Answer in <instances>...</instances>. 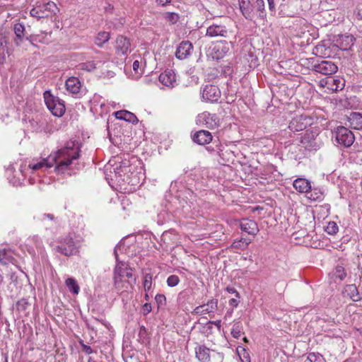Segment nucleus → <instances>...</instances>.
Masks as SVG:
<instances>
[{
  "label": "nucleus",
  "mask_w": 362,
  "mask_h": 362,
  "mask_svg": "<svg viewBox=\"0 0 362 362\" xmlns=\"http://www.w3.org/2000/svg\"><path fill=\"white\" fill-rule=\"evenodd\" d=\"M298 22L300 23V24H301L303 23V21L302 20H299Z\"/></svg>",
  "instance_id": "obj_63"
},
{
  "label": "nucleus",
  "mask_w": 362,
  "mask_h": 362,
  "mask_svg": "<svg viewBox=\"0 0 362 362\" xmlns=\"http://www.w3.org/2000/svg\"><path fill=\"white\" fill-rule=\"evenodd\" d=\"M228 30L221 25L214 24L209 26L206 30V35L209 37H227Z\"/></svg>",
  "instance_id": "obj_21"
},
{
  "label": "nucleus",
  "mask_w": 362,
  "mask_h": 362,
  "mask_svg": "<svg viewBox=\"0 0 362 362\" xmlns=\"http://www.w3.org/2000/svg\"><path fill=\"white\" fill-rule=\"evenodd\" d=\"M52 167L53 166L52 162H50L49 155L47 158H42L38 162H35L33 160L28 164V168L34 171L42 168H50Z\"/></svg>",
  "instance_id": "obj_25"
},
{
  "label": "nucleus",
  "mask_w": 362,
  "mask_h": 362,
  "mask_svg": "<svg viewBox=\"0 0 362 362\" xmlns=\"http://www.w3.org/2000/svg\"><path fill=\"white\" fill-rule=\"evenodd\" d=\"M133 277L132 269L123 262L117 264L113 279H130Z\"/></svg>",
  "instance_id": "obj_15"
},
{
  "label": "nucleus",
  "mask_w": 362,
  "mask_h": 362,
  "mask_svg": "<svg viewBox=\"0 0 362 362\" xmlns=\"http://www.w3.org/2000/svg\"><path fill=\"white\" fill-rule=\"evenodd\" d=\"M143 286L145 292H149L152 286V274L150 273L144 275Z\"/></svg>",
  "instance_id": "obj_40"
},
{
  "label": "nucleus",
  "mask_w": 362,
  "mask_h": 362,
  "mask_svg": "<svg viewBox=\"0 0 362 362\" xmlns=\"http://www.w3.org/2000/svg\"><path fill=\"white\" fill-rule=\"evenodd\" d=\"M325 56L327 57H330V53H329V49H325L324 52H322Z\"/></svg>",
  "instance_id": "obj_56"
},
{
  "label": "nucleus",
  "mask_w": 362,
  "mask_h": 362,
  "mask_svg": "<svg viewBox=\"0 0 362 362\" xmlns=\"http://www.w3.org/2000/svg\"><path fill=\"white\" fill-rule=\"evenodd\" d=\"M252 240L249 238H241L238 240H235L230 245L231 249L235 250H244L245 249L250 243Z\"/></svg>",
  "instance_id": "obj_33"
},
{
  "label": "nucleus",
  "mask_w": 362,
  "mask_h": 362,
  "mask_svg": "<svg viewBox=\"0 0 362 362\" xmlns=\"http://www.w3.org/2000/svg\"><path fill=\"white\" fill-rule=\"evenodd\" d=\"M320 86L325 89V93H334L344 88L345 80L338 77H325L320 81Z\"/></svg>",
  "instance_id": "obj_4"
},
{
  "label": "nucleus",
  "mask_w": 362,
  "mask_h": 362,
  "mask_svg": "<svg viewBox=\"0 0 362 362\" xmlns=\"http://www.w3.org/2000/svg\"><path fill=\"white\" fill-rule=\"evenodd\" d=\"M269 9L272 12H275V4L274 0H267Z\"/></svg>",
  "instance_id": "obj_54"
},
{
  "label": "nucleus",
  "mask_w": 362,
  "mask_h": 362,
  "mask_svg": "<svg viewBox=\"0 0 362 362\" xmlns=\"http://www.w3.org/2000/svg\"><path fill=\"white\" fill-rule=\"evenodd\" d=\"M142 311L144 315L148 314L151 311V305L148 303H146L142 306Z\"/></svg>",
  "instance_id": "obj_51"
},
{
  "label": "nucleus",
  "mask_w": 362,
  "mask_h": 362,
  "mask_svg": "<svg viewBox=\"0 0 362 362\" xmlns=\"http://www.w3.org/2000/svg\"><path fill=\"white\" fill-rule=\"evenodd\" d=\"M47 33H49V35H51V34H52V32H51V31H49V33H47L46 34H47Z\"/></svg>",
  "instance_id": "obj_64"
},
{
  "label": "nucleus",
  "mask_w": 362,
  "mask_h": 362,
  "mask_svg": "<svg viewBox=\"0 0 362 362\" xmlns=\"http://www.w3.org/2000/svg\"><path fill=\"white\" fill-rule=\"evenodd\" d=\"M84 66H86V64H83V68L84 67ZM86 66H88V64H86ZM88 66L90 67V69H94L95 68L93 64H88Z\"/></svg>",
  "instance_id": "obj_59"
},
{
  "label": "nucleus",
  "mask_w": 362,
  "mask_h": 362,
  "mask_svg": "<svg viewBox=\"0 0 362 362\" xmlns=\"http://www.w3.org/2000/svg\"><path fill=\"white\" fill-rule=\"evenodd\" d=\"M16 262V260L13 257V252L11 250H0V263L1 264H15Z\"/></svg>",
  "instance_id": "obj_29"
},
{
  "label": "nucleus",
  "mask_w": 362,
  "mask_h": 362,
  "mask_svg": "<svg viewBox=\"0 0 362 362\" xmlns=\"http://www.w3.org/2000/svg\"><path fill=\"white\" fill-rule=\"evenodd\" d=\"M293 187L299 193H308L311 189V184L309 180L305 178H297L293 181Z\"/></svg>",
  "instance_id": "obj_22"
},
{
  "label": "nucleus",
  "mask_w": 362,
  "mask_h": 362,
  "mask_svg": "<svg viewBox=\"0 0 362 362\" xmlns=\"http://www.w3.org/2000/svg\"><path fill=\"white\" fill-rule=\"evenodd\" d=\"M322 49V47H317V50H318V49Z\"/></svg>",
  "instance_id": "obj_62"
},
{
  "label": "nucleus",
  "mask_w": 362,
  "mask_h": 362,
  "mask_svg": "<svg viewBox=\"0 0 362 362\" xmlns=\"http://www.w3.org/2000/svg\"><path fill=\"white\" fill-rule=\"evenodd\" d=\"M339 230V227L334 221H329L325 228V231L329 235H335Z\"/></svg>",
  "instance_id": "obj_42"
},
{
  "label": "nucleus",
  "mask_w": 362,
  "mask_h": 362,
  "mask_svg": "<svg viewBox=\"0 0 362 362\" xmlns=\"http://www.w3.org/2000/svg\"><path fill=\"white\" fill-rule=\"evenodd\" d=\"M226 290L229 293L235 294V296L237 297V298H240L239 292L235 288L228 286L226 288Z\"/></svg>",
  "instance_id": "obj_50"
},
{
  "label": "nucleus",
  "mask_w": 362,
  "mask_h": 362,
  "mask_svg": "<svg viewBox=\"0 0 362 362\" xmlns=\"http://www.w3.org/2000/svg\"><path fill=\"white\" fill-rule=\"evenodd\" d=\"M313 69L316 72L324 75H332L337 71L338 67L334 63L330 61L323 60L320 63L315 64L313 66Z\"/></svg>",
  "instance_id": "obj_12"
},
{
  "label": "nucleus",
  "mask_w": 362,
  "mask_h": 362,
  "mask_svg": "<svg viewBox=\"0 0 362 362\" xmlns=\"http://www.w3.org/2000/svg\"><path fill=\"white\" fill-rule=\"evenodd\" d=\"M349 125L354 129H362V115L359 112H352L349 117Z\"/></svg>",
  "instance_id": "obj_28"
},
{
  "label": "nucleus",
  "mask_w": 362,
  "mask_h": 362,
  "mask_svg": "<svg viewBox=\"0 0 362 362\" xmlns=\"http://www.w3.org/2000/svg\"><path fill=\"white\" fill-rule=\"evenodd\" d=\"M211 351L204 345H199L195 348L196 358L200 362H209Z\"/></svg>",
  "instance_id": "obj_23"
},
{
  "label": "nucleus",
  "mask_w": 362,
  "mask_h": 362,
  "mask_svg": "<svg viewBox=\"0 0 362 362\" xmlns=\"http://www.w3.org/2000/svg\"><path fill=\"white\" fill-rule=\"evenodd\" d=\"M312 124V118L307 115H300L292 119L288 128L291 131L296 132L303 131L308 126Z\"/></svg>",
  "instance_id": "obj_9"
},
{
  "label": "nucleus",
  "mask_w": 362,
  "mask_h": 362,
  "mask_svg": "<svg viewBox=\"0 0 362 362\" xmlns=\"http://www.w3.org/2000/svg\"><path fill=\"white\" fill-rule=\"evenodd\" d=\"M243 351L245 353H244L243 358L240 357V360L242 361V362H250V361L249 354L245 352V349H243Z\"/></svg>",
  "instance_id": "obj_55"
},
{
  "label": "nucleus",
  "mask_w": 362,
  "mask_h": 362,
  "mask_svg": "<svg viewBox=\"0 0 362 362\" xmlns=\"http://www.w3.org/2000/svg\"><path fill=\"white\" fill-rule=\"evenodd\" d=\"M88 362H94V361L91 358H89Z\"/></svg>",
  "instance_id": "obj_61"
},
{
  "label": "nucleus",
  "mask_w": 362,
  "mask_h": 362,
  "mask_svg": "<svg viewBox=\"0 0 362 362\" xmlns=\"http://www.w3.org/2000/svg\"><path fill=\"white\" fill-rule=\"evenodd\" d=\"M215 324L217 325V326H220V324H221V321H217L215 322Z\"/></svg>",
  "instance_id": "obj_60"
},
{
  "label": "nucleus",
  "mask_w": 362,
  "mask_h": 362,
  "mask_svg": "<svg viewBox=\"0 0 362 362\" xmlns=\"http://www.w3.org/2000/svg\"><path fill=\"white\" fill-rule=\"evenodd\" d=\"M336 140L339 144L349 147L353 144L355 137L349 129L344 127H339L336 131Z\"/></svg>",
  "instance_id": "obj_7"
},
{
  "label": "nucleus",
  "mask_w": 362,
  "mask_h": 362,
  "mask_svg": "<svg viewBox=\"0 0 362 362\" xmlns=\"http://www.w3.org/2000/svg\"><path fill=\"white\" fill-rule=\"evenodd\" d=\"M65 86L69 93L77 95L81 88V83L77 77L71 76L66 81Z\"/></svg>",
  "instance_id": "obj_20"
},
{
  "label": "nucleus",
  "mask_w": 362,
  "mask_h": 362,
  "mask_svg": "<svg viewBox=\"0 0 362 362\" xmlns=\"http://www.w3.org/2000/svg\"><path fill=\"white\" fill-rule=\"evenodd\" d=\"M239 299L240 298H237V297H235V298L230 299L228 301L229 305L232 306L233 308H237L240 303Z\"/></svg>",
  "instance_id": "obj_49"
},
{
  "label": "nucleus",
  "mask_w": 362,
  "mask_h": 362,
  "mask_svg": "<svg viewBox=\"0 0 362 362\" xmlns=\"http://www.w3.org/2000/svg\"><path fill=\"white\" fill-rule=\"evenodd\" d=\"M223 355L214 350L211 351L209 362H223Z\"/></svg>",
  "instance_id": "obj_43"
},
{
  "label": "nucleus",
  "mask_w": 362,
  "mask_h": 362,
  "mask_svg": "<svg viewBox=\"0 0 362 362\" xmlns=\"http://www.w3.org/2000/svg\"><path fill=\"white\" fill-rule=\"evenodd\" d=\"M144 73V68L141 65L139 60H135L132 64V71H131V77L134 79L139 78Z\"/></svg>",
  "instance_id": "obj_35"
},
{
  "label": "nucleus",
  "mask_w": 362,
  "mask_h": 362,
  "mask_svg": "<svg viewBox=\"0 0 362 362\" xmlns=\"http://www.w3.org/2000/svg\"><path fill=\"white\" fill-rule=\"evenodd\" d=\"M317 133L313 131L307 130L303 136H301L300 143L305 148L313 147L315 145V139Z\"/></svg>",
  "instance_id": "obj_24"
},
{
  "label": "nucleus",
  "mask_w": 362,
  "mask_h": 362,
  "mask_svg": "<svg viewBox=\"0 0 362 362\" xmlns=\"http://www.w3.org/2000/svg\"><path fill=\"white\" fill-rule=\"evenodd\" d=\"M229 50V43L226 40H221L212 45L209 54L212 59L219 60L223 59L228 53Z\"/></svg>",
  "instance_id": "obj_6"
},
{
  "label": "nucleus",
  "mask_w": 362,
  "mask_h": 362,
  "mask_svg": "<svg viewBox=\"0 0 362 362\" xmlns=\"http://www.w3.org/2000/svg\"><path fill=\"white\" fill-rule=\"evenodd\" d=\"M130 45L129 40L127 37L119 35L115 40V54L117 57L126 56L130 51Z\"/></svg>",
  "instance_id": "obj_10"
},
{
  "label": "nucleus",
  "mask_w": 362,
  "mask_h": 362,
  "mask_svg": "<svg viewBox=\"0 0 362 362\" xmlns=\"http://www.w3.org/2000/svg\"><path fill=\"white\" fill-rule=\"evenodd\" d=\"M348 288H349V291H351V292L356 291V296L353 295V296H351L352 300L354 301L358 300L360 299V298L358 296V293H357L356 287L354 285H349V286H348Z\"/></svg>",
  "instance_id": "obj_47"
},
{
  "label": "nucleus",
  "mask_w": 362,
  "mask_h": 362,
  "mask_svg": "<svg viewBox=\"0 0 362 362\" xmlns=\"http://www.w3.org/2000/svg\"><path fill=\"white\" fill-rule=\"evenodd\" d=\"M218 309V299L212 298L206 304L197 306L194 308L193 313L196 315H205L214 313Z\"/></svg>",
  "instance_id": "obj_13"
},
{
  "label": "nucleus",
  "mask_w": 362,
  "mask_h": 362,
  "mask_svg": "<svg viewBox=\"0 0 362 362\" xmlns=\"http://www.w3.org/2000/svg\"><path fill=\"white\" fill-rule=\"evenodd\" d=\"M165 20L171 25L175 24L180 19L177 13L174 12H166L163 14Z\"/></svg>",
  "instance_id": "obj_39"
},
{
  "label": "nucleus",
  "mask_w": 362,
  "mask_h": 362,
  "mask_svg": "<svg viewBox=\"0 0 362 362\" xmlns=\"http://www.w3.org/2000/svg\"><path fill=\"white\" fill-rule=\"evenodd\" d=\"M80 157V148L73 141L68 142L66 145L49 154L50 162L55 166L56 172H64L67 170L73 160Z\"/></svg>",
  "instance_id": "obj_1"
},
{
  "label": "nucleus",
  "mask_w": 362,
  "mask_h": 362,
  "mask_svg": "<svg viewBox=\"0 0 362 362\" xmlns=\"http://www.w3.org/2000/svg\"><path fill=\"white\" fill-rule=\"evenodd\" d=\"M335 276L340 280H344L346 276V273L344 268L341 266H337L335 269Z\"/></svg>",
  "instance_id": "obj_44"
},
{
  "label": "nucleus",
  "mask_w": 362,
  "mask_h": 362,
  "mask_svg": "<svg viewBox=\"0 0 362 362\" xmlns=\"http://www.w3.org/2000/svg\"><path fill=\"white\" fill-rule=\"evenodd\" d=\"M14 33L16 36V39L15 40V43L16 45H20L21 42L22 41L23 36H24V32H25V27L22 23H16L13 27Z\"/></svg>",
  "instance_id": "obj_34"
},
{
  "label": "nucleus",
  "mask_w": 362,
  "mask_h": 362,
  "mask_svg": "<svg viewBox=\"0 0 362 362\" xmlns=\"http://www.w3.org/2000/svg\"><path fill=\"white\" fill-rule=\"evenodd\" d=\"M57 251L67 257L77 252V249L71 235L69 234L60 239L59 245L57 247Z\"/></svg>",
  "instance_id": "obj_5"
},
{
  "label": "nucleus",
  "mask_w": 362,
  "mask_h": 362,
  "mask_svg": "<svg viewBox=\"0 0 362 362\" xmlns=\"http://www.w3.org/2000/svg\"><path fill=\"white\" fill-rule=\"evenodd\" d=\"M83 351L86 352L87 354H91L93 353V350L90 346L84 344L83 342H81Z\"/></svg>",
  "instance_id": "obj_52"
},
{
  "label": "nucleus",
  "mask_w": 362,
  "mask_h": 362,
  "mask_svg": "<svg viewBox=\"0 0 362 362\" xmlns=\"http://www.w3.org/2000/svg\"><path fill=\"white\" fill-rule=\"evenodd\" d=\"M240 228L241 230L252 236H255L259 231L257 222L248 218H243L240 221Z\"/></svg>",
  "instance_id": "obj_14"
},
{
  "label": "nucleus",
  "mask_w": 362,
  "mask_h": 362,
  "mask_svg": "<svg viewBox=\"0 0 362 362\" xmlns=\"http://www.w3.org/2000/svg\"><path fill=\"white\" fill-rule=\"evenodd\" d=\"M58 11L59 8L57 4L53 1H48L45 4L36 5L30 10V14L32 17L39 20L40 18H52L54 16H56Z\"/></svg>",
  "instance_id": "obj_2"
},
{
  "label": "nucleus",
  "mask_w": 362,
  "mask_h": 362,
  "mask_svg": "<svg viewBox=\"0 0 362 362\" xmlns=\"http://www.w3.org/2000/svg\"><path fill=\"white\" fill-rule=\"evenodd\" d=\"M355 38L353 35H341L337 40L336 44L332 45L333 48H339L341 50H349L354 45Z\"/></svg>",
  "instance_id": "obj_16"
},
{
  "label": "nucleus",
  "mask_w": 362,
  "mask_h": 362,
  "mask_svg": "<svg viewBox=\"0 0 362 362\" xmlns=\"http://www.w3.org/2000/svg\"><path fill=\"white\" fill-rule=\"evenodd\" d=\"M115 116L117 119L125 120L132 124H136L139 121L136 116L127 110H119L115 112Z\"/></svg>",
  "instance_id": "obj_26"
},
{
  "label": "nucleus",
  "mask_w": 362,
  "mask_h": 362,
  "mask_svg": "<svg viewBox=\"0 0 362 362\" xmlns=\"http://www.w3.org/2000/svg\"><path fill=\"white\" fill-rule=\"evenodd\" d=\"M173 0H156V3L158 6H168Z\"/></svg>",
  "instance_id": "obj_53"
},
{
  "label": "nucleus",
  "mask_w": 362,
  "mask_h": 362,
  "mask_svg": "<svg viewBox=\"0 0 362 362\" xmlns=\"http://www.w3.org/2000/svg\"><path fill=\"white\" fill-rule=\"evenodd\" d=\"M110 38V33L101 31L99 32L96 37H95L94 42L98 47H102L105 43L109 41Z\"/></svg>",
  "instance_id": "obj_32"
},
{
  "label": "nucleus",
  "mask_w": 362,
  "mask_h": 362,
  "mask_svg": "<svg viewBox=\"0 0 362 362\" xmlns=\"http://www.w3.org/2000/svg\"><path fill=\"white\" fill-rule=\"evenodd\" d=\"M159 81L167 88H173L176 84V75L171 69H167L159 76Z\"/></svg>",
  "instance_id": "obj_17"
},
{
  "label": "nucleus",
  "mask_w": 362,
  "mask_h": 362,
  "mask_svg": "<svg viewBox=\"0 0 362 362\" xmlns=\"http://www.w3.org/2000/svg\"><path fill=\"white\" fill-rule=\"evenodd\" d=\"M65 284L68 289L72 292L74 294H78L80 290L79 286L78 285L76 281L74 278H68L65 281Z\"/></svg>",
  "instance_id": "obj_37"
},
{
  "label": "nucleus",
  "mask_w": 362,
  "mask_h": 362,
  "mask_svg": "<svg viewBox=\"0 0 362 362\" xmlns=\"http://www.w3.org/2000/svg\"><path fill=\"white\" fill-rule=\"evenodd\" d=\"M192 140L199 145H206L211 142L213 136L211 132L206 130H199L192 135Z\"/></svg>",
  "instance_id": "obj_18"
},
{
  "label": "nucleus",
  "mask_w": 362,
  "mask_h": 362,
  "mask_svg": "<svg viewBox=\"0 0 362 362\" xmlns=\"http://www.w3.org/2000/svg\"><path fill=\"white\" fill-rule=\"evenodd\" d=\"M114 284L118 291L124 292L127 291L129 288H132V284L128 280L129 279H113Z\"/></svg>",
  "instance_id": "obj_31"
},
{
  "label": "nucleus",
  "mask_w": 362,
  "mask_h": 362,
  "mask_svg": "<svg viewBox=\"0 0 362 362\" xmlns=\"http://www.w3.org/2000/svg\"><path fill=\"white\" fill-rule=\"evenodd\" d=\"M7 40L6 38L0 35V64H4L6 60V53H7Z\"/></svg>",
  "instance_id": "obj_36"
},
{
  "label": "nucleus",
  "mask_w": 362,
  "mask_h": 362,
  "mask_svg": "<svg viewBox=\"0 0 362 362\" xmlns=\"http://www.w3.org/2000/svg\"><path fill=\"white\" fill-rule=\"evenodd\" d=\"M192 49L193 45L189 41H182L177 48L175 56L177 59H185L190 55Z\"/></svg>",
  "instance_id": "obj_19"
},
{
  "label": "nucleus",
  "mask_w": 362,
  "mask_h": 362,
  "mask_svg": "<svg viewBox=\"0 0 362 362\" xmlns=\"http://www.w3.org/2000/svg\"><path fill=\"white\" fill-rule=\"evenodd\" d=\"M43 95L45 104L52 115L62 117L66 110L64 102L54 97L50 91H45Z\"/></svg>",
  "instance_id": "obj_3"
},
{
  "label": "nucleus",
  "mask_w": 362,
  "mask_h": 362,
  "mask_svg": "<svg viewBox=\"0 0 362 362\" xmlns=\"http://www.w3.org/2000/svg\"><path fill=\"white\" fill-rule=\"evenodd\" d=\"M163 298H164V299H165V296H164L163 295H157V296H156V300L157 301H158V300H162V299H163Z\"/></svg>",
  "instance_id": "obj_57"
},
{
  "label": "nucleus",
  "mask_w": 362,
  "mask_h": 362,
  "mask_svg": "<svg viewBox=\"0 0 362 362\" xmlns=\"http://www.w3.org/2000/svg\"><path fill=\"white\" fill-rule=\"evenodd\" d=\"M197 121L199 124L210 129H215L220 126V119L216 114L204 112L198 115Z\"/></svg>",
  "instance_id": "obj_8"
},
{
  "label": "nucleus",
  "mask_w": 362,
  "mask_h": 362,
  "mask_svg": "<svg viewBox=\"0 0 362 362\" xmlns=\"http://www.w3.org/2000/svg\"><path fill=\"white\" fill-rule=\"evenodd\" d=\"M145 293H145V295H144V298H145V300H147V301H148V300H149V299H150V296H149V295H148V292H145Z\"/></svg>",
  "instance_id": "obj_58"
},
{
  "label": "nucleus",
  "mask_w": 362,
  "mask_h": 362,
  "mask_svg": "<svg viewBox=\"0 0 362 362\" xmlns=\"http://www.w3.org/2000/svg\"><path fill=\"white\" fill-rule=\"evenodd\" d=\"M239 6L244 17L251 20L253 10L250 0H239Z\"/></svg>",
  "instance_id": "obj_27"
},
{
  "label": "nucleus",
  "mask_w": 362,
  "mask_h": 362,
  "mask_svg": "<svg viewBox=\"0 0 362 362\" xmlns=\"http://www.w3.org/2000/svg\"><path fill=\"white\" fill-rule=\"evenodd\" d=\"M242 334V328L240 325H234L232 330L231 334L234 338H239Z\"/></svg>",
  "instance_id": "obj_46"
},
{
  "label": "nucleus",
  "mask_w": 362,
  "mask_h": 362,
  "mask_svg": "<svg viewBox=\"0 0 362 362\" xmlns=\"http://www.w3.org/2000/svg\"><path fill=\"white\" fill-rule=\"evenodd\" d=\"M306 197L310 201L320 202L324 199V193L318 188H311Z\"/></svg>",
  "instance_id": "obj_30"
},
{
  "label": "nucleus",
  "mask_w": 362,
  "mask_h": 362,
  "mask_svg": "<svg viewBox=\"0 0 362 362\" xmlns=\"http://www.w3.org/2000/svg\"><path fill=\"white\" fill-rule=\"evenodd\" d=\"M180 282V279L177 275H170L167 279V284L169 286L173 287L177 286Z\"/></svg>",
  "instance_id": "obj_45"
},
{
  "label": "nucleus",
  "mask_w": 362,
  "mask_h": 362,
  "mask_svg": "<svg viewBox=\"0 0 362 362\" xmlns=\"http://www.w3.org/2000/svg\"><path fill=\"white\" fill-rule=\"evenodd\" d=\"M305 362H325L322 355L315 353H310Z\"/></svg>",
  "instance_id": "obj_41"
},
{
  "label": "nucleus",
  "mask_w": 362,
  "mask_h": 362,
  "mask_svg": "<svg viewBox=\"0 0 362 362\" xmlns=\"http://www.w3.org/2000/svg\"><path fill=\"white\" fill-rule=\"evenodd\" d=\"M255 7L257 11H259V18L262 20H264L266 18V13L264 0H256Z\"/></svg>",
  "instance_id": "obj_38"
},
{
  "label": "nucleus",
  "mask_w": 362,
  "mask_h": 362,
  "mask_svg": "<svg viewBox=\"0 0 362 362\" xmlns=\"http://www.w3.org/2000/svg\"><path fill=\"white\" fill-rule=\"evenodd\" d=\"M355 14L358 20H362V2L357 5Z\"/></svg>",
  "instance_id": "obj_48"
},
{
  "label": "nucleus",
  "mask_w": 362,
  "mask_h": 362,
  "mask_svg": "<svg viewBox=\"0 0 362 362\" xmlns=\"http://www.w3.org/2000/svg\"><path fill=\"white\" fill-rule=\"evenodd\" d=\"M221 98V90L217 86L206 85L202 91V98L210 103H215Z\"/></svg>",
  "instance_id": "obj_11"
}]
</instances>
